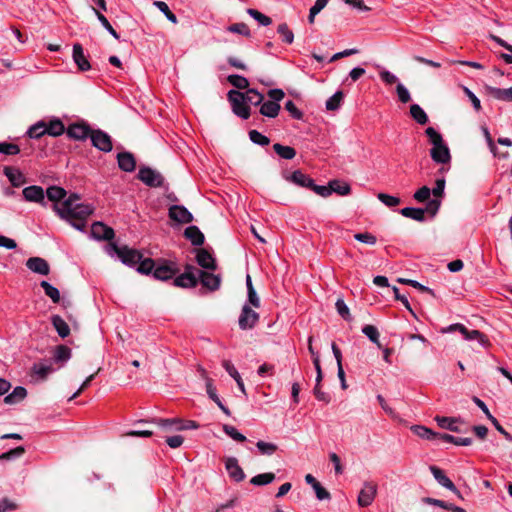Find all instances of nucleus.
Listing matches in <instances>:
<instances>
[{"label": "nucleus", "instance_id": "obj_1", "mask_svg": "<svg viewBox=\"0 0 512 512\" xmlns=\"http://www.w3.org/2000/svg\"><path fill=\"white\" fill-rule=\"evenodd\" d=\"M79 196L72 194L61 204H54L56 213L68 221L75 229L83 231L87 218L93 213V208L88 204L78 203Z\"/></svg>", "mask_w": 512, "mask_h": 512}, {"label": "nucleus", "instance_id": "obj_2", "mask_svg": "<svg viewBox=\"0 0 512 512\" xmlns=\"http://www.w3.org/2000/svg\"><path fill=\"white\" fill-rule=\"evenodd\" d=\"M106 252L110 256L116 254L123 264L128 265L130 267H133L136 264H138V262H140V260L143 258L142 253L139 252L138 250L129 248L128 246L119 247L114 242H109L107 244Z\"/></svg>", "mask_w": 512, "mask_h": 512}, {"label": "nucleus", "instance_id": "obj_3", "mask_svg": "<svg viewBox=\"0 0 512 512\" xmlns=\"http://www.w3.org/2000/svg\"><path fill=\"white\" fill-rule=\"evenodd\" d=\"M228 99L231 102L233 112L237 116L242 119H248L250 117V108L245 101L244 93L230 90L228 92Z\"/></svg>", "mask_w": 512, "mask_h": 512}, {"label": "nucleus", "instance_id": "obj_4", "mask_svg": "<svg viewBox=\"0 0 512 512\" xmlns=\"http://www.w3.org/2000/svg\"><path fill=\"white\" fill-rule=\"evenodd\" d=\"M136 424H155L162 428L165 431H182V419L181 418H151V419H141L136 422Z\"/></svg>", "mask_w": 512, "mask_h": 512}, {"label": "nucleus", "instance_id": "obj_5", "mask_svg": "<svg viewBox=\"0 0 512 512\" xmlns=\"http://www.w3.org/2000/svg\"><path fill=\"white\" fill-rule=\"evenodd\" d=\"M197 270L194 266L187 265L185 271L174 279V286L181 288L196 287L198 284Z\"/></svg>", "mask_w": 512, "mask_h": 512}, {"label": "nucleus", "instance_id": "obj_6", "mask_svg": "<svg viewBox=\"0 0 512 512\" xmlns=\"http://www.w3.org/2000/svg\"><path fill=\"white\" fill-rule=\"evenodd\" d=\"M138 179L149 187H161L164 182L163 176L158 171L149 167L139 169Z\"/></svg>", "mask_w": 512, "mask_h": 512}, {"label": "nucleus", "instance_id": "obj_7", "mask_svg": "<svg viewBox=\"0 0 512 512\" xmlns=\"http://www.w3.org/2000/svg\"><path fill=\"white\" fill-rule=\"evenodd\" d=\"M259 320V314L254 311L249 305L245 304L239 316L238 324L240 329H252Z\"/></svg>", "mask_w": 512, "mask_h": 512}, {"label": "nucleus", "instance_id": "obj_8", "mask_svg": "<svg viewBox=\"0 0 512 512\" xmlns=\"http://www.w3.org/2000/svg\"><path fill=\"white\" fill-rule=\"evenodd\" d=\"M58 370V368L50 360H44L39 363L33 364L31 371L32 377L37 381H44L47 377Z\"/></svg>", "mask_w": 512, "mask_h": 512}, {"label": "nucleus", "instance_id": "obj_9", "mask_svg": "<svg viewBox=\"0 0 512 512\" xmlns=\"http://www.w3.org/2000/svg\"><path fill=\"white\" fill-rule=\"evenodd\" d=\"M92 145L103 152H110L112 150L111 137L102 130H92L90 134Z\"/></svg>", "mask_w": 512, "mask_h": 512}, {"label": "nucleus", "instance_id": "obj_10", "mask_svg": "<svg viewBox=\"0 0 512 512\" xmlns=\"http://www.w3.org/2000/svg\"><path fill=\"white\" fill-rule=\"evenodd\" d=\"M446 331H459L466 340H478L482 346H485L488 343L487 338L479 330H468L460 323L450 325Z\"/></svg>", "mask_w": 512, "mask_h": 512}, {"label": "nucleus", "instance_id": "obj_11", "mask_svg": "<svg viewBox=\"0 0 512 512\" xmlns=\"http://www.w3.org/2000/svg\"><path fill=\"white\" fill-rule=\"evenodd\" d=\"M377 493V485L373 482H365L358 495V504L361 507H368L372 504Z\"/></svg>", "mask_w": 512, "mask_h": 512}, {"label": "nucleus", "instance_id": "obj_12", "mask_svg": "<svg viewBox=\"0 0 512 512\" xmlns=\"http://www.w3.org/2000/svg\"><path fill=\"white\" fill-rule=\"evenodd\" d=\"M72 356L71 349L66 345H58L53 349L52 358L49 359L58 368H62Z\"/></svg>", "mask_w": 512, "mask_h": 512}, {"label": "nucleus", "instance_id": "obj_13", "mask_svg": "<svg viewBox=\"0 0 512 512\" xmlns=\"http://www.w3.org/2000/svg\"><path fill=\"white\" fill-rule=\"evenodd\" d=\"M430 156L437 164L446 165L451 161V154L448 146L443 142L441 144L432 146L430 149Z\"/></svg>", "mask_w": 512, "mask_h": 512}, {"label": "nucleus", "instance_id": "obj_14", "mask_svg": "<svg viewBox=\"0 0 512 512\" xmlns=\"http://www.w3.org/2000/svg\"><path fill=\"white\" fill-rule=\"evenodd\" d=\"M198 281L210 291H216L221 285V276L202 270H197Z\"/></svg>", "mask_w": 512, "mask_h": 512}, {"label": "nucleus", "instance_id": "obj_15", "mask_svg": "<svg viewBox=\"0 0 512 512\" xmlns=\"http://www.w3.org/2000/svg\"><path fill=\"white\" fill-rule=\"evenodd\" d=\"M430 471L435 480L446 489L455 493L459 498H462L460 491L456 488L454 483L445 475L444 471L437 466H430Z\"/></svg>", "mask_w": 512, "mask_h": 512}, {"label": "nucleus", "instance_id": "obj_16", "mask_svg": "<svg viewBox=\"0 0 512 512\" xmlns=\"http://www.w3.org/2000/svg\"><path fill=\"white\" fill-rule=\"evenodd\" d=\"M91 236L96 240H106L111 241L114 236V230L105 225L102 222H95L91 226Z\"/></svg>", "mask_w": 512, "mask_h": 512}, {"label": "nucleus", "instance_id": "obj_17", "mask_svg": "<svg viewBox=\"0 0 512 512\" xmlns=\"http://www.w3.org/2000/svg\"><path fill=\"white\" fill-rule=\"evenodd\" d=\"M168 215L170 219L178 223H190L193 220L192 214L187 208L181 205H172L169 208Z\"/></svg>", "mask_w": 512, "mask_h": 512}, {"label": "nucleus", "instance_id": "obj_18", "mask_svg": "<svg viewBox=\"0 0 512 512\" xmlns=\"http://www.w3.org/2000/svg\"><path fill=\"white\" fill-rule=\"evenodd\" d=\"M68 137L75 140H85L90 138L92 130L85 123H73L66 130Z\"/></svg>", "mask_w": 512, "mask_h": 512}, {"label": "nucleus", "instance_id": "obj_19", "mask_svg": "<svg viewBox=\"0 0 512 512\" xmlns=\"http://www.w3.org/2000/svg\"><path fill=\"white\" fill-rule=\"evenodd\" d=\"M225 468L229 477L235 482H241L245 479V473L239 466L238 460L235 457H228L225 460Z\"/></svg>", "mask_w": 512, "mask_h": 512}, {"label": "nucleus", "instance_id": "obj_20", "mask_svg": "<svg viewBox=\"0 0 512 512\" xmlns=\"http://www.w3.org/2000/svg\"><path fill=\"white\" fill-rule=\"evenodd\" d=\"M3 173L13 187H21L26 183L25 175L16 167L5 166Z\"/></svg>", "mask_w": 512, "mask_h": 512}, {"label": "nucleus", "instance_id": "obj_21", "mask_svg": "<svg viewBox=\"0 0 512 512\" xmlns=\"http://www.w3.org/2000/svg\"><path fill=\"white\" fill-rule=\"evenodd\" d=\"M176 273V268L166 262H163L155 266L153 277L157 280L166 281L172 279Z\"/></svg>", "mask_w": 512, "mask_h": 512}, {"label": "nucleus", "instance_id": "obj_22", "mask_svg": "<svg viewBox=\"0 0 512 512\" xmlns=\"http://www.w3.org/2000/svg\"><path fill=\"white\" fill-rule=\"evenodd\" d=\"M26 266L34 273H38L41 275L49 274V265L48 262L40 257H31L27 260Z\"/></svg>", "mask_w": 512, "mask_h": 512}, {"label": "nucleus", "instance_id": "obj_23", "mask_svg": "<svg viewBox=\"0 0 512 512\" xmlns=\"http://www.w3.org/2000/svg\"><path fill=\"white\" fill-rule=\"evenodd\" d=\"M73 60L81 71H88L91 68L90 63L84 54L83 47L79 43L73 45Z\"/></svg>", "mask_w": 512, "mask_h": 512}, {"label": "nucleus", "instance_id": "obj_24", "mask_svg": "<svg viewBox=\"0 0 512 512\" xmlns=\"http://www.w3.org/2000/svg\"><path fill=\"white\" fill-rule=\"evenodd\" d=\"M284 178L287 181L304 188H310V186L313 185V179L300 170H296L290 175L284 174Z\"/></svg>", "mask_w": 512, "mask_h": 512}, {"label": "nucleus", "instance_id": "obj_25", "mask_svg": "<svg viewBox=\"0 0 512 512\" xmlns=\"http://www.w3.org/2000/svg\"><path fill=\"white\" fill-rule=\"evenodd\" d=\"M196 261L199 266L207 270H215L217 268L214 257L205 249H199L196 255Z\"/></svg>", "mask_w": 512, "mask_h": 512}, {"label": "nucleus", "instance_id": "obj_26", "mask_svg": "<svg viewBox=\"0 0 512 512\" xmlns=\"http://www.w3.org/2000/svg\"><path fill=\"white\" fill-rule=\"evenodd\" d=\"M118 166L125 172H132L135 170L136 161L130 152H120L117 154Z\"/></svg>", "mask_w": 512, "mask_h": 512}, {"label": "nucleus", "instance_id": "obj_27", "mask_svg": "<svg viewBox=\"0 0 512 512\" xmlns=\"http://www.w3.org/2000/svg\"><path fill=\"white\" fill-rule=\"evenodd\" d=\"M23 197L26 201L40 203L44 200V190L40 186L32 185L23 189Z\"/></svg>", "mask_w": 512, "mask_h": 512}, {"label": "nucleus", "instance_id": "obj_28", "mask_svg": "<svg viewBox=\"0 0 512 512\" xmlns=\"http://www.w3.org/2000/svg\"><path fill=\"white\" fill-rule=\"evenodd\" d=\"M184 236L188 239L194 246H201L204 243V234L200 231L197 226L191 225L188 226L184 231Z\"/></svg>", "mask_w": 512, "mask_h": 512}, {"label": "nucleus", "instance_id": "obj_29", "mask_svg": "<svg viewBox=\"0 0 512 512\" xmlns=\"http://www.w3.org/2000/svg\"><path fill=\"white\" fill-rule=\"evenodd\" d=\"M47 135L57 137L65 132V126L59 118H53L48 122L45 121Z\"/></svg>", "mask_w": 512, "mask_h": 512}, {"label": "nucleus", "instance_id": "obj_30", "mask_svg": "<svg viewBox=\"0 0 512 512\" xmlns=\"http://www.w3.org/2000/svg\"><path fill=\"white\" fill-rule=\"evenodd\" d=\"M26 396L27 390L22 386H17L11 393L5 396L4 403L8 405H14L24 400Z\"/></svg>", "mask_w": 512, "mask_h": 512}, {"label": "nucleus", "instance_id": "obj_31", "mask_svg": "<svg viewBox=\"0 0 512 512\" xmlns=\"http://www.w3.org/2000/svg\"><path fill=\"white\" fill-rule=\"evenodd\" d=\"M438 441L453 443L457 446H469L472 444V438L469 437H455L447 433H439Z\"/></svg>", "mask_w": 512, "mask_h": 512}, {"label": "nucleus", "instance_id": "obj_32", "mask_svg": "<svg viewBox=\"0 0 512 512\" xmlns=\"http://www.w3.org/2000/svg\"><path fill=\"white\" fill-rule=\"evenodd\" d=\"M51 322L61 338H66L70 334V328L68 324L59 315H53L51 317Z\"/></svg>", "mask_w": 512, "mask_h": 512}, {"label": "nucleus", "instance_id": "obj_33", "mask_svg": "<svg viewBox=\"0 0 512 512\" xmlns=\"http://www.w3.org/2000/svg\"><path fill=\"white\" fill-rule=\"evenodd\" d=\"M435 421L438 426L442 429H447L453 432H460L461 430L456 425L459 422V419L453 417H444V416H436Z\"/></svg>", "mask_w": 512, "mask_h": 512}, {"label": "nucleus", "instance_id": "obj_34", "mask_svg": "<svg viewBox=\"0 0 512 512\" xmlns=\"http://www.w3.org/2000/svg\"><path fill=\"white\" fill-rule=\"evenodd\" d=\"M488 93L497 100L512 101V87L510 88H497L487 87Z\"/></svg>", "mask_w": 512, "mask_h": 512}, {"label": "nucleus", "instance_id": "obj_35", "mask_svg": "<svg viewBox=\"0 0 512 512\" xmlns=\"http://www.w3.org/2000/svg\"><path fill=\"white\" fill-rule=\"evenodd\" d=\"M280 111V105L276 102L266 101L261 103L260 113L269 118H275Z\"/></svg>", "mask_w": 512, "mask_h": 512}, {"label": "nucleus", "instance_id": "obj_36", "mask_svg": "<svg viewBox=\"0 0 512 512\" xmlns=\"http://www.w3.org/2000/svg\"><path fill=\"white\" fill-rule=\"evenodd\" d=\"M400 213L404 217L413 219L415 221L422 222L425 220V209L423 208L405 207L400 210Z\"/></svg>", "mask_w": 512, "mask_h": 512}, {"label": "nucleus", "instance_id": "obj_37", "mask_svg": "<svg viewBox=\"0 0 512 512\" xmlns=\"http://www.w3.org/2000/svg\"><path fill=\"white\" fill-rule=\"evenodd\" d=\"M411 429L417 436H419L422 439L438 441L439 433L434 432L425 426L415 425Z\"/></svg>", "mask_w": 512, "mask_h": 512}, {"label": "nucleus", "instance_id": "obj_38", "mask_svg": "<svg viewBox=\"0 0 512 512\" xmlns=\"http://www.w3.org/2000/svg\"><path fill=\"white\" fill-rule=\"evenodd\" d=\"M410 115L420 125H425L428 122L426 112L418 104L410 106Z\"/></svg>", "mask_w": 512, "mask_h": 512}, {"label": "nucleus", "instance_id": "obj_39", "mask_svg": "<svg viewBox=\"0 0 512 512\" xmlns=\"http://www.w3.org/2000/svg\"><path fill=\"white\" fill-rule=\"evenodd\" d=\"M273 149L278 156L286 160L293 159L296 155V150L293 147L284 146L279 143L274 144Z\"/></svg>", "mask_w": 512, "mask_h": 512}, {"label": "nucleus", "instance_id": "obj_40", "mask_svg": "<svg viewBox=\"0 0 512 512\" xmlns=\"http://www.w3.org/2000/svg\"><path fill=\"white\" fill-rule=\"evenodd\" d=\"M46 134L47 132L44 120L38 121L37 123L32 125L27 131V135L32 139H39Z\"/></svg>", "mask_w": 512, "mask_h": 512}, {"label": "nucleus", "instance_id": "obj_41", "mask_svg": "<svg viewBox=\"0 0 512 512\" xmlns=\"http://www.w3.org/2000/svg\"><path fill=\"white\" fill-rule=\"evenodd\" d=\"M40 286L43 288L46 296H48L53 303H58L60 301V292L56 287L45 280L40 283Z\"/></svg>", "mask_w": 512, "mask_h": 512}, {"label": "nucleus", "instance_id": "obj_42", "mask_svg": "<svg viewBox=\"0 0 512 512\" xmlns=\"http://www.w3.org/2000/svg\"><path fill=\"white\" fill-rule=\"evenodd\" d=\"M330 188H331V193L334 192L341 196L348 195L351 192L350 185L348 183L341 182L339 180H331Z\"/></svg>", "mask_w": 512, "mask_h": 512}, {"label": "nucleus", "instance_id": "obj_43", "mask_svg": "<svg viewBox=\"0 0 512 512\" xmlns=\"http://www.w3.org/2000/svg\"><path fill=\"white\" fill-rule=\"evenodd\" d=\"M344 94L342 91H337L326 101V109L329 111H336L340 108L343 101Z\"/></svg>", "mask_w": 512, "mask_h": 512}, {"label": "nucleus", "instance_id": "obj_44", "mask_svg": "<svg viewBox=\"0 0 512 512\" xmlns=\"http://www.w3.org/2000/svg\"><path fill=\"white\" fill-rule=\"evenodd\" d=\"M426 502L430 503V504H433L435 506L441 507L443 509L450 510L452 512H466L465 509H463V508H461L459 506H456L454 504L447 503V502H445L443 500L434 499V498H426Z\"/></svg>", "mask_w": 512, "mask_h": 512}, {"label": "nucleus", "instance_id": "obj_45", "mask_svg": "<svg viewBox=\"0 0 512 512\" xmlns=\"http://www.w3.org/2000/svg\"><path fill=\"white\" fill-rule=\"evenodd\" d=\"M244 97L247 105L250 103L255 106L260 105L264 99V96L256 89H248L246 93H244Z\"/></svg>", "mask_w": 512, "mask_h": 512}, {"label": "nucleus", "instance_id": "obj_46", "mask_svg": "<svg viewBox=\"0 0 512 512\" xmlns=\"http://www.w3.org/2000/svg\"><path fill=\"white\" fill-rule=\"evenodd\" d=\"M137 272L145 275H149L150 273H154L155 269V262L151 258H145L141 259L140 262H138Z\"/></svg>", "mask_w": 512, "mask_h": 512}, {"label": "nucleus", "instance_id": "obj_47", "mask_svg": "<svg viewBox=\"0 0 512 512\" xmlns=\"http://www.w3.org/2000/svg\"><path fill=\"white\" fill-rule=\"evenodd\" d=\"M274 479H275V474L269 472V473L258 474L256 476L252 477L250 480V483L253 485H256V486H262V485H267V484L273 482Z\"/></svg>", "mask_w": 512, "mask_h": 512}, {"label": "nucleus", "instance_id": "obj_48", "mask_svg": "<svg viewBox=\"0 0 512 512\" xmlns=\"http://www.w3.org/2000/svg\"><path fill=\"white\" fill-rule=\"evenodd\" d=\"M362 333L366 335L369 340L373 343H375L379 348H381V344L379 342V331L378 329L373 325H365L362 328Z\"/></svg>", "mask_w": 512, "mask_h": 512}, {"label": "nucleus", "instance_id": "obj_49", "mask_svg": "<svg viewBox=\"0 0 512 512\" xmlns=\"http://www.w3.org/2000/svg\"><path fill=\"white\" fill-rule=\"evenodd\" d=\"M47 197L50 201H60L66 196V191L58 186H51L46 191Z\"/></svg>", "mask_w": 512, "mask_h": 512}, {"label": "nucleus", "instance_id": "obj_50", "mask_svg": "<svg viewBox=\"0 0 512 512\" xmlns=\"http://www.w3.org/2000/svg\"><path fill=\"white\" fill-rule=\"evenodd\" d=\"M277 32L281 35L282 41L286 44H292L294 41V33L292 30L289 29L288 25L286 23H281L278 28Z\"/></svg>", "mask_w": 512, "mask_h": 512}, {"label": "nucleus", "instance_id": "obj_51", "mask_svg": "<svg viewBox=\"0 0 512 512\" xmlns=\"http://www.w3.org/2000/svg\"><path fill=\"white\" fill-rule=\"evenodd\" d=\"M227 80L231 85H233L234 87L241 89V90L247 89L249 86V81L247 80V78H245L244 76H241V75H237V74L229 75L227 77Z\"/></svg>", "mask_w": 512, "mask_h": 512}, {"label": "nucleus", "instance_id": "obj_52", "mask_svg": "<svg viewBox=\"0 0 512 512\" xmlns=\"http://www.w3.org/2000/svg\"><path fill=\"white\" fill-rule=\"evenodd\" d=\"M247 13L262 26H268L272 23L270 17L264 15L263 13L259 12L256 9L249 8L247 9Z\"/></svg>", "mask_w": 512, "mask_h": 512}, {"label": "nucleus", "instance_id": "obj_53", "mask_svg": "<svg viewBox=\"0 0 512 512\" xmlns=\"http://www.w3.org/2000/svg\"><path fill=\"white\" fill-rule=\"evenodd\" d=\"M227 31L231 32V33L240 34V35L245 36V37H250L251 36V32H250L249 27L245 23H243V22L229 25L227 27Z\"/></svg>", "mask_w": 512, "mask_h": 512}, {"label": "nucleus", "instance_id": "obj_54", "mask_svg": "<svg viewBox=\"0 0 512 512\" xmlns=\"http://www.w3.org/2000/svg\"><path fill=\"white\" fill-rule=\"evenodd\" d=\"M256 447L258 448L259 452L262 455H268V456L274 454L278 449V446L276 444L270 443V442H264L262 440H260L256 443Z\"/></svg>", "mask_w": 512, "mask_h": 512}, {"label": "nucleus", "instance_id": "obj_55", "mask_svg": "<svg viewBox=\"0 0 512 512\" xmlns=\"http://www.w3.org/2000/svg\"><path fill=\"white\" fill-rule=\"evenodd\" d=\"M21 151L19 145L9 142H0V153L13 156L19 154Z\"/></svg>", "mask_w": 512, "mask_h": 512}, {"label": "nucleus", "instance_id": "obj_56", "mask_svg": "<svg viewBox=\"0 0 512 512\" xmlns=\"http://www.w3.org/2000/svg\"><path fill=\"white\" fill-rule=\"evenodd\" d=\"M153 5L155 7H157L166 16V18L170 22H172L174 24H176L178 22L176 15L171 12L169 6L165 2H163V1H155L153 3Z\"/></svg>", "mask_w": 512, "mask_h": 512}, {"label": "nucleus", "instance_id": "obj_57", "mask_svg": "<svg viewBox=\"0 0 512 512\" xmlns=\"http://www.w3.org/2000/svg\"><path fill=\"white\" fill-rule=\"evenodd\" d=\"M93 11L95 12L97 19L100 21L102 26L110 33V35H112L115 39L118 40L120 38V36L116 32V30L111 26V24L109 23L107 18L101 12L96 10L95 8H93Z\"/></svg>", "mask_w": 512, "mask_h": 512}, {"label": "nucleus", "instance_id": "obj_58", "mask_svg": "<svg viewBox=\"0 0 512 512\" xmlns=\"http://www.w3.org/2000/svg\"><path fill=\"white\" fill-rule=\"evenodd\" d=\"M249 138L254 144L260 146H266L270 143V139L257 130H251L249 132Z\"/></svg>", "mask_w": 512, "mask_h": 512}, {"label": "nucleus", "instance_id": "obj_59", "mask_svg": "<svg viewBox=\"0 0 512 512\" xmlns=\"http://www.w3.org/2000/svg\"><path fill=\"white\" fill-rule=\"evenodd\" d=\"M377 198L384 205H386L387 207H391V208L398 206L400 204V202H401L400 198H398L396 196H392V195L386 194V193H379L377 195Z\"/></svg>", "mask_w": 512, "mask_h": 512}, {"label": "nucleus", "instance_id": "obj_60", "mask_svg": "<svg viewBox=\"0 0 512 512\" xmlns=\"http://www.w3.org/2000/svg\"><path fill=\"white\" fill-rule=\"evenodd\" d=\"M223 431L231 437L233 440L238 442L246 441V437L240 433L234 426L225 424L223 425Z\"/></svg>", "mask_w": 512, "mask_h": 512}, {"label": "nucleus", "instance_id": "obj_61", "mask_svg": "<svg viewBox=\"0 0 512 512\" xmlns=\"http://www.w3.org/2000/svg\"><path fill=\"white\" fill-rule=\"evenodd\" d=\"M25 453V448L23 446H18L14 449H11L7 452H4L0 455V460H13L21 457Z\"/></svg>", "mask_w": 512, "mask_h": 512}, {"label": "nucleus", "instance_id": "obj_62", "mask_svg": "<svg viewBox=\"0 0 512 512\" xmlns=\"http://www.w3.org/2000/svg\"><path fill=\"white\" fill-rule=\"evenodd\" d=\"M425 133H426L427 137L429 138V141L432 144V146H435V145H438V144H441L444 142L442 135L440 133H438L433 127H428L425 130Z\"/></svg>", "mask_w": 512, "mask_h": 512}, {"label": "nucleus", "instance_id": "obj_63", "mask_svg": "<svg viewBox=\"0 0 512 512\" xmlns=\"http://www.w3.org/2000/svg\"><path fill=\"white\" fill-rule=\"evenodd\" d=\"M430 195L431 189L428 186H423L414 193L413 197L418 202H426L430 199Z\"/></svg>", "mask_w": 512, "mask_h": 512}, {"label": "nucleus", "instance_id": "obj_64", "mask_svg": "<svg viewBox=\"0 0 512 512\" xmlns=\"http://www.w3.org/2000/svg\"><path fill=\"white\" fill-rule=\"evenodd\" d=\"M396 93L399 101L402 103H408L411 100L410 92L402 83L397 84Z\"/></svg>", "mask_w": 512, "mask_h": 512}]
</instances>
